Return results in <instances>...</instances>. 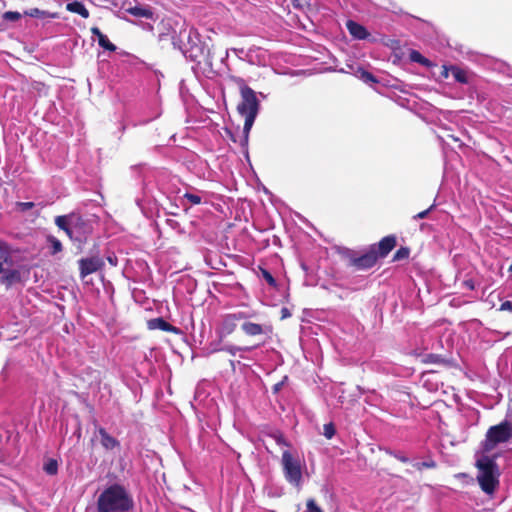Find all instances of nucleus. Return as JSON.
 <instances>
[{
	"mask_svg": "<svg viewBox=\"0 0 512 512\" xmlns=\"http://www.w3.org/2000/svg\"><path fill=\"white\" fill-rule=\"evenodd\" d=\"M134 506L132 493L120 483L108 485L96 501L97 512H130Z\"/></svg>",
	"mask_w": 512,
	"mask_h": 512,
	"instance_id": "f257e3e1",
	"label": "nucleus"
},
{
	"mask_svg": "<svg viewBox=\"0 0 512 512\" xmlns=\"http://www.w3.org/2000/svg\"><path fill=\"white\" fill-rule=\"evenodd\" d=\"M230 79L240 89L241 102L238 104L237 109L239 113L245 118L243 132L245 134V141H247L248 134L259 112L260 103L257 99L256 92L245 83L243 78L231 76Z\"/></svg>",
	"mask_w": 512,
	"mask_h": 512,
	"instance_id": "f03ea898",
	"label": "nucleus"
},
{
	"mask_svg": "<svg viewBox=\"0 0 512 512\" xmlns=\"http://www.w3.org/2000/svg\"><path fill=\"white\" fill-rule=\"evenodd\" d=\"M478 468L477 481L481 489L492 495L499 485V469L493 457L481 455L476 461Z\"/></svg>",
	"mask_w": 512,
	"mask_h": 512,
	"instance_id": "7ed1b4c3",
	"label": "nucleus"
},
{
	"mask_svg": "<svg viewBox=\"0 0 512 512\" xmlns=\"http://www.w3.org/2000/svg\"><path fill=\"white\" fill-rule=\"evenodd\" d=\"M512 438V424L504 420L498 425L491 426L482 442L484 452L492 451L497 445L508 442Z\"/></svg>",
	"mask_w": 512,
	"mask_h": 512,
	"instance_id": "20e7f679",
	"label": "nucleus"
},
{
	"mask_svg": "<svg viewBox=\"0 0 512 512\" xmlns=\"http://www.w3.org/2000/svg\"><path fill=\"white\" fill-rule=\"evenodd\" d=\"M282 467L285 479L295 487H300L302 483V470L298 459L290 451L285 450L282 453Z\"/></svg>",
	"mask_w": 512,
	"mask_h": 512,
	"instance_id": "39448f33",
	"label": "nucleus"
},
{
	"mask_svg": "<svg viewBox=\"0 0 512 512\" xmlns=\"http://www.w3.org/2000/svg\"><path fill=\"white\" fill-rule=\"evenodd\" d=\"M199 42H201L199 33L194 28L185 25L181 27L177 35L172 36L173 46L182 54H184L185 49L194 48V45Z\"/></svg>",
	"mask_w": 512,
	"mask_h": 512,
	"instance_id": "423d86ee",
	"label": "nucleus"
},
{
	"mask_svg": "<svg viewBox=\"0 0 512 512\" xmlns=\"http://www.w3.org/2000/svg\"><path fill=\"white\" fill-rule=\"evenodd\" d=\"M183 56L186 59L197 62L198 64L205 63L210 66L212 65L210 48L202 41L197 45H194V48L185 49Z\"/></svg>",
	"mask_w": 512,
	"mask_h": 512,
	"instance_id": "0eeeda50",
	"label": "nucleus"
},
{
	"mask_svg": "<svg viewBox=\"0 0 512 512\" xmlns=\"http://www.w3.org/2000/svg\"><path fill=\"white\" fill-rule=\"evenodd\" d=\"M78 265L80 270V277L84 279L86 276L102 269L104 266V261L99 256H91L79 259Z\"/></svg>",
	"mask_w": 512,
	"mask_h": 512,
	"instance_id": "6e6552de",
	"label": "nucleus"
},
{
	"mask_svg": "<svg viewBox=\"0 0 512 512\" xmlns=\"http://www.w3.org/2000/svg\"><path fill=\"white\" fill-rule=\"evenodd\" d=\"M378 260L376 250L373 248L371 251L351 259V264L359 270H366L373 267Z\"/></svg>",
	"mask_w": 512,
	"mask_h": 512,
	"instance_id": "1a4fd4ad",
	"label": "nucleus"
},
{
	"mask_svg": "<svg viewBox=\"0 0 512 512\" xmlns=\"http://www.w3.org/2000/svg\"><path fill=\"white\" fill-rule=\"evenodd\" d=\"M0 274V283L5 285L7 288L11 287L14 283L19 282L21 279L20 271L8 266H4V271Z\"/></svg>",
	"mask_w": 512,
	"mask_h": 512,
	"instance_id": "9d476101",
	"label": "nucleus"
},
{
	"mask_svg": "<svg viewBox=\"0 0 512 512\" xmlns=\"http://www.w3.org/2000/svg\"><path fill=\"white\" fill-rule=\"evenodd\" d=\"M99 436H100V443L102 447L106 450H113L115 448H118L120 446V442L111 436L105 428L99 427L97 430Z\"/></svg>",
	"mask_w": 512,
	"mask_h": 512,
	"instance_id": "9b49d317",
	"label": "nucleus"
},
{
	"mask_svg": "<svg viewBox=\"0 0 512 512\" xmlns=\"http://www.w3.org/2000/svg\"><path fill=\"white\" fill-rule=\"evenodd\" d=\"M396 238L394 236H386L380 240L377 245V255L378 257L387 256L395 247Z\"/></svg>",
	"mask_w": 512,
	"mask_h": 512,
	"instance_id": "f8f14e48",
	"label": "nucleus"
},
{
	"mask_svg": "<svg viewBox=\"0 0 512 512\" xmlns=\"http://www.w3.org/2000/svg\"><path fill=\"white\" fill-rule=\"evenodd\" d=\"M13 265V256L10 246L0 241V273L4 271V266L11 267Z\"/></svg>",
	"mask_w": 512,
	"mask_h": 512,
	"instance_id": "ddd939ff",
	"label": "nucleus"
},
{
	"mask_svg": "<svg viewBox=\"0 0 512 512\" xmlns=\"http://www.w3.org/2000/svg\"><path fill=\"white\" fill-rule=\"evenodd\" d=\"M346 27H347L349 33L355 39L364 40L369 36V33L366 30V28L353 20H348L346 23Z\"/></svg>",
	"mask_w": 512,
	"mask_h": 512,
	"instance_id": "4468645a",
	"label": "nucleus"
},
{
	"mask_svg": "<svg viewBox=\"0 0 512 512\" xmlns=\"http://www.w3.org/2000/svg\"><path fill=\"white\" fill-rule=\"evenodd\" d=\"M55 224L69 236V238H73L74 234L78 232L79 227L76 225H72L70 223V219L67 216H57L55 219Z\"/></svg>",
	"mask_w": 512,
	"mask_h": 512,
	"instance_id": "2eb2a0df",
	"label": "nucleus"
},
{
	"mask_svg": "<svg viewBox=\"0 0 512 512\" xmlns=\"http://www.w3.org/2000/svg\"><path fill=\"white\" fill-rule=\"evenodd\" d=\"M452 77L455 82L460 84H469L471 82L472 74L467 69L454 65L452 66Z\"/></svg>",
	"mask_w": 512,
	"mask_h": 512,
	"instance_id": "dca6fc26",
	"label": "nucleus"
},
{
	"mask_svg": "<svg viewBox=\"0 0 512 512\" xmlns=\"http://www.w3.org/2000/svg\"><path fill=\"white\" fill-rule=\"evenodd\" d=\"M237 321L232 316V314H227L224 316L221 328H220V334L221 336H227L230 335L236 328Z\"/></svg>",
	"mask_w": 512,
	"mask_h": 512,
	"instance_id": "f3484780",
	"label": "nucleus"
},
{
	"mask_svg": "<svg viewBox=\"0 0 512 512\" xmlns=\"http://www.w3.org/2000/svg\"><path fill=\"white\" fill-rule=\"evenodd\" d=\"M241 329L247 336H258L264 333V327L261 324L249 321L243 322Z\"/></svg>",
	"mask_w": 512,
	"mask_h": 512,
	"instance_id": "a211bd4d",
	"label": "nucleus"
},
{
	"mask_svg": "<svg viewBox=\"0 0 512 512\" xmlns=\"http://www.w3.org/2000/svg\"><path fill=\"white\" fill-rule=\"evenodd\" d=\"M66 10L71 13L79 14L81 17L87 19L89 18L90 14L88 9L85 7V5L82 2L79 1H73L66 4Z\"/></svg>",
	"mask_w": 512,
	"mask_h": 512,
	"instance_id": "6ab92c4d",
	"label": "nucleus"
},
{
	"mask_svg": "<svg viewBox=\"0 0 512 512\" xmlns=\"http://www.w3.org/2000/svg\"><path fill=\"white\" fill-rule=\"evenodd\" d=\"M26 16L33 17V18H51V19H57L59 17L58 13L56 12H49L45 10H40L38 8H32L29 10H26L24 12Z\"/></svg>",
	"mask_w": 512,
	"mask_h": 512,
	"instance_id": "aec40b11",
	"label": "nucleus"
},
{
	"mask_svg": "<svg viewBox=\"0 0 512 512\" xmlns=\"http://www.w3.org/2000/svg\"><path fill=\"white\" fill-rule=\"evenodd\" d=\"M254 347H239L235 345H224L221 348H213L212 353L219 352V351H225L229 353L232 356H236L238 352H250Z\"/></svg>",
	"mask_w": 512,
	"mask_h": 512,
	"instance_id": "412c9836",
	"label": "nucleus"
},
{
	"mask_svg": "<svg viewBox=\"0 0 512 512\" xmlns=\"http://www.w3.org/2000/svg\"><path fill=\"white\" fill-rule=\"evenodd\" d=\"M355 76L367 84L378 83V80L376 79V77L372 73L368 72L367 70H365L362 67H358L355 70Z\"/></svg>",
	"mask_w": 512,
	"mask_h": 512,
	"instance_id": "4be33fe9",
	"label": "nucleus"
},
{
	"mask_svg": "<svg viewBox=\"0 0 512 512\" xmlns=\"http://www.w3.org/2000/svg\"><path fill=\"white\" fill-rule=\"evenodd\" d=\"M129 14L135 17H142L146 19H151L153 17V12L149 8H145L142 6H135L128 9Z\"/></svg>",
	"mask_w": 512,
	"mask_h": 512,
	"instance_id": "5701e85b",
	"label": "nucleus"
},
{
	"mask_svg": "<svg viewBox=\"0 0 512 512\" xmlns=\"http://www.w3.org/2000/svg\"><path fill=\"white\" fill-rule=\"evenodd\" d=\"M149 329H160L162 331H171L172 325L165 321L163 318L151 319L148 322Z\"/></svg>",
	"mask_w": 512,
	"mask_h": 512,
	"instance_id": "b1692460",
	"label": "nucleus"
},
{
	"mask_svg": "<svg viewBox=\"0 0 512 512\" xmlns=\"http://www.w3.org/2000/svg\"><path fill=\"white\" fill-rule=\"evenodd\" d=\"M438 138H439L442 142H444V143H447V144H448V140H452V141H453V142H455V143H459V147H461V146H462V142H461V140H460L458 137H456L455 135H453V134L449 133V129H446V128H445V129H443V133H442V134H439V135H438Z\"/></svg>",
	"mask_w": 512,
	"mask_h": 512,
	"instance_id": "393cba45",
	"label": "nucleus"
},
{
	"mask_svg": "<svg viewBox=\"0 0 512 512\" xmlns=\"http://www.w3.org/2000/svg\"><path fill=\"white\" fill-rule=\"evenodd\" d=\"M410 59L426 67H429L431 65V62L427 58H425L420 52L415 50L411 52Z\"/></svg>",
	"mask_w": 512,
	"mask_h": 512,
	"instance_id": "a878e982",
	"label": "nucleus"
},
{
	"mask_svg": "<svg viewBox=\"0 0 512 512\" xmlns=\"http://www.w3.org/2000/svg\"><path fill=\"white\" fill-rule=\"evenodd\" d=\"M48 475H55L58 472V462L55 459H49L43 467Z\"/></svg>",
	"mask_w": 512,
	"mask_h": 512,
	"instance_id": "bb28decb",
	"label": "nucleus"
},
{
	"mask_svg": "<svg viewBox=\"0 0 512 512\" xmlns=\"http://www.w3.org/2000/svg\"><path fill=\"white\" fill-rule=\"evenodd\" d=\"M183 199H186L191 205H198L202 202V197L194 192H186Z\"/></svg>",
	"mask_w": 512,
	"mask_h": 512,
	"instance_id": "cd10ccee",
	"label": "nucleus"
},
{
	"mask_svg": "<svg viewBox=\"0 0 512 512\" xmlns=\"http://www.w3.org/2000/svg\"><path fill=\"white\" fill-rule=\"evenodd\" d=\"M98 44L100 47H102L106 50H109L112 52L116 50V46L109 41V39L107 38L106 35H103L98 39Z\"/></svg>",
	"mask_w": 512,
	"mask_h": 512,
	"instance_id": "c85d7f7f",
	"label": "nucleus"
},
{
	"mask_svg": "<svg viewBox=\"0 0 512 512\" xmlns=\"http://www.w3.org/2000/svg\"><path fill=\"white\" fill-rule=\"evenodd\" d=\"M48 241L51 244L52 254H56L62 251V244L57 238L51 236L48 238Z\"/></svg>",
	"mask_w": 512,
	"mask_h": 512,
	"instance_id": "c756f323",
	"label": "nucleus"
},
{
	"mask_svg": "<svg viewBox=\"0 0 512 512\" xmlns=\"http://www.w3.org/2000/svg\"><path fill=\"white\" fill-rule=\"evenodd\" d=\"M413 467L416 468L418 471H422L424 468H435L436 463L434 460L415 462V463H413Z\"/></svg>",
	"mask_w": 512,
	"mask_h": 512,
	"instance_id": "7c9ffc66",
	"label": "nucleus"
},
{
	"mask_svg": "<svg viewBox=\"0 0 512 512\" xmlns=\"http://www.w3.org/2000/svg\"><path fill=\"white\" fill-rule=\"evenodd\" d=\"M336 433V430H335V427L333 425V423H327L324 425L323 427V435L327 438V439H332L333 436L335 435Z\"/></svg>",
	"mask_w": 512,
	"mask_h": 512,
	"instance_id": "2f4dec72",
	"label": "nucleus"
},
{
	"mask_svg": "<svg viewBox=\"0 0 512 512\" xmlns=\"http://www.w3.org/2000/svg\"><path fill=\"white\" fill-rule=\"evenodd\" d=\"M231 314L235 318L236 321L246 320V319L252 318L254 316V313L247 312V311H238V312L231 313Z\"/></svg>",
	"mask_w": 512,
	"mask_h": 512,
	"instance_id": "473e14b6",
	"label": "nucleus"
},
{
	"mask_svg": "<svg viewBox=\"0 0 512 512\" xmlns=\"http://www.w3.org/2000/svg\"><path fill=\"white\" fill-rule=\"evenodd\" d=\"M21 18V14L16 11H7L3 14V19L6 21L15 22Z\"/></svg>",
	"mask_w": 512,
	"mask_h": 512,
	"instance_id": "72a5a7b5",
	"label": "nucleus"
},
{
	"mask_svg": "<svg viewBox=\"0 0 512 512\" xmlns=\"http://www.w3.org/2000/svg\"><path fill=\"white\" fill-rule=\"evenodd\" d=\"M35 206L33 202H17L16 207L20 212H26Z\"/></svg>",
	"mask_w": 512,
	"mask_h": 512,
	"instance_id": "f704fd0d",
	"label": "nucleus"
},
{
	"mask_svg": "<svg viewBox=\"0 0 512 512\" xmlns=\"http://www.w3.org/2000/svg\"><path fill=\"white\" fill-rule=\"evenodd\" d=\"M388 453H389V455L393 456L394 458H396L397 460H399L403 463L409 462V458L407 456H405L402 452L389 450Z\"/></svg>",
	"mask_w": 512,
	"mask_h": 512,
	"instance_id": "c9c22d12",
	"label": "nucleus"
},
{
	"mask_svg": "<svg viewBox=\"0 0 512 512\" xmlns=\"http://www.w3.org/2000/svg\"><path fill=\"white\" fill-rule=\"evenodd\" d=\"M262 277L265 279V281L272 287L276 286V280L272 276V274L267 270H262Z\"/></svg>",
	"mask_w": 512,
	"mask_h": 512,
	"instance_id": "e433bc0d",
	"label": "nucleus"
},
{
	"mask_svg": "<svg viewBox=\"0 0 512 512\" xmlns=\"http://www.w3.org/2000/svg\"><path fill=\"white\" fill-rule=\"evenodd\" d=\"M307 512H323L313 499L307 501Z\"/></svg>",
	"mask_w": 512,
	"mask_h": 512,
	"instance_id": "4c0bfd02",
	"label": "nucleus"
},
{
	"mask_svg": "<svg viewBox=\"0 0 512 512\" xmlns=\"http://www.w3.org/2000/svg\"><path fill=\"white\" fill-rule=\"evenodd\" d=\"M435 207V204H432L428 209L422 211V212H419L418 214L414 215L413 216V219L414 220H419V219H424L426 218L429 213L434 209Z\"/></svg>",
	"mask_w": 512,
	"mask_h": 512,
	"instance_id": "58836bf2",
	"label": "nucleus"
},
{
	"mask_svg": "<svg viewBox=\"0 0 512 512\" xmlns=\"http://www.w3.org/2000/svg\"><path fill=\"white\" fill-rule=\"evenodd\" d=\"M452 66L453 65H442L441 76L447 79L450 75H452Z\"/></svg>",
	"mask_w": 512,
	"mask_h": 512,
	"instance_id": "ea45409f",
	"label": "nucleus"
},
{
	"mask_svg": "<svg viewBox=\"0 0 512 512\" xmlns=\"http://www.w3.org/2000/svg\"><path fill=\"white\" fill-rule=\"evenodd\" d=\"M81 229L79 228L78 232L74 234L73 238H70L72 241L82 244L85 241L84 235H82Z\"/></svg>",
	"mask_w": 512,
	"mask_h": 512,
	"instance_id": "a19ab883",
	"label": "nucleus"
},
{
	"mask_svg": "<svg viewBox=\"0 0 512 512\" xmlns=\"http://www.w3.org/2000/svg\"><path fill=\"white\" fill-rule=\"evenodd\" d=\"M501 311H512V301H505L500 306Z\"/></svg>",
	"mask_w": 512,
	"mask_h": 512,
	"instance_id": "79ce46f5",
	"label": "nucleus"
},
{
	"mask_svg": "<svg viewBox=\"0 0 512 512\" xmlns=\"http://www.w3.org/2000/svg\"><path fill=\"white\" fill-rule=\"evenodd\" d=\"M107 261L109 262V264L111 266H117V264H118L117 256L114 255V254L108 255L107 256Z\"/></svg>",
	"mask_w": 512,
	"mask_h": 512,
	"instance_id": "37998d69",
	"label": "nucleus"
},
{
	"mask_svg": "<svg viewBox=\"0 0 512 512\" xmlns=\"http://www.w3.org/2000/svg\"><path fill=\"white\" fill-rule=\"evenodd\" d=\"M286 379H287V377H284V380H282V381H280V382L276 383V384L273 386V392H274V393H278V392L282 389V387H283V385H284V381H285Z\"/></svg>",
	"mask_w": 512,
	"mask_h": 512,
	"instance_id": "c03bdc74",
	"label": "nucleus"
},
{
	"mask_svg": "<svg viewBox=\"0 0 512 512\" xmlns=\"http://www.w3.org/2000/svg\"><path fill=\"white\" fill-rule=\"evenodd\" d=\"M91 33L93 34V36L97 37V40L104 35L98 27H92Z\"/></svg>",
	"mask_w": 512,
	"mask_h": 512,
	"instance_id": "a18cd8bd",
	"label": "nucleus"
},
{
	"mask_svg": "<svg viewBox=\"0 0 512 512\" xmlns=\"http://www.w3.org/2000/svg\"><path fill=\"white\" fill-rule=\"evenodd\" d=\"M407 255H408V251H407V250H405V249H400V250H398V251H397V253H396V255H395V258H396V259H400V258H402V257H404V256H407Z\"/></svg>",
	"mask_w": 512,
	"mask_h": 512,
	"instance_id": "49530a36",
	"label": "nucleus"
},
{
	"mask_svg": "<svg viewBox=\"0 0 512 512\" xmlns=\"http://www.w3.org/2000/svg\"><path fill=\"white\" fill-rule=\"evenodd\" d=\"M160 115H161V111H160L159 109H157L151 118H149V119H147V120L142 121V123H143V124H144V123H148L149 121H151V120H153V119L158 118Z\"/></svg>",
	"mask_w": 512,
	"mask_h": 512,
	"instance_id": "de8ad7c7",
	"label": "nucleus"
},
{
	"mask_svg": "<svg viewBox=\"0 0 512 512\" xmlns=\"http://www.w3.org/2000/svg\"><path fill=\"white\" fill-rule=\"evenodd\" d=\"M428 358H429V361L433 362V363H437L440 360V356L439 355H435V354L428 355Z\"/></svg>",
	"mask_w": 512,
	"mask_h": 512,
	"instance_id": "09e8293b",
	"label": "nucleus"
},
{
	"mask_svg": "<svg viewBox=\"0 0 512 512\" xmlns=\"http://www.w3.org/2000/svg\"><path fill=\"white\" fill-rule=\"evenodd\" d=\"M221 347H222V346H220L219 344H215V345H214V344H211V350H212L213 348H221Z\"/></svg>",
	"mask_w": 512,
	"mask_h": 512,
	"instance_id": "8fccbe9b",
	"label": "nucleus"
},
{
	"mask_svg": "<svg viewBox=\"0 0 512 512\" xmlns=\"http://www.w3.org/2000/svg\"><path fill=\"white\" fill-rule=\"evenodd\" d=\"M231 363V366L234 368L235 364H234V361H230Z\"/></svg>",
	"mask_w": 512,
	"mask_h": 512,
	"instance_id": "3c124183",
	"label": "nucleus"
},
{
	"mask_svg": "<svg viewBox=\"0 0 512 512\" xmlns=\"http://www.w3.org/2000/svg\"><path fill=\"white\" fill-rule=\"evenodd\" d=\"M509 271L512 272V264L509 267Z\"/></svg>",
	"mask_w": 512,
	"mask_h": 512,
	"instance_id": "603ef678",
	"label": "nucleus"
}]
</instances>
